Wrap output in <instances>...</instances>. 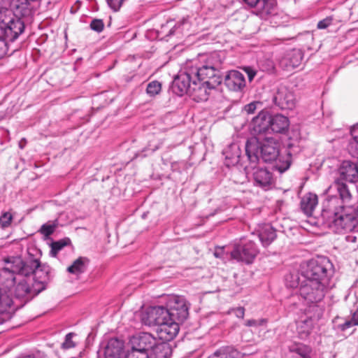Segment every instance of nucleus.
Here are the masks:
<instances>
[{
    "label": "nucleus",
    "instance_id": "b1692460",
    "mask_svg": "<svg viewBox=\"0 0 358 358\" xmlns=\"http://www.w3.org/2000/svg\"><path fill=\"white\" fill-rule=\"evenodd\" d=\"M216 87H211L210 85L200 81H196V85H193L192 94L193 99L196 101H205L208 99L210 92Z\"/></svg>",
    "mask_w": 358,
    "mask_h": 358
},
{
    "label": "nucleus",
    "instance_id": "aec40b11",
    "mask_svg": "<svg viewBox=\"0 0 358 358\" xmlns=\"http://www.w3.org/2000/svg\"><path fill=\"white\" fill-rule=\"evenodd\" d=\"M31 288L27 280L23 277L16 278L14 285L10 289H7L10 295H14L16 299L28 300V294Z\"/></svg>",
    "mask_w": 358,
    "mask_h": 358
},
{
    "label": "nucleus",
    "instance_id": "5fc2aeb1",
    "mask_svg": "<svg viewBox=\"0 0 358 358\" xmlns=\"http://www.w3.org/2000/svg\"><path fill=\"white\" fill-rule=\"evenodd\" d=\"M220 57V55H219L217 52H214V53H213V54L211 55V57H212L213 59L216 58V57Z\"/></svg>",
    "mask_w": 358,
    "mask_h": 358
},
{
    "label": "nucleus",
    "instance_id": "393cba45",
    "mask_svg": "<svg viewBox=\"0 0 358 358\" xmlns=\"http://www.w3.org/2000/svg\"><path fill=\"white\" fill-rule=\"evenodd\" d=\"M124 343L117 338H111L106 347L104 355L106 358H122Z\"/></svg>",
    "mask_w": 358,
    "mask_h": 358
},
{
    "label": "nucleus",
    "instance_id": "37998d69",
    "mask_svg": "<svg viewBox=\"0 0 358 358\" xmlns=\"http://www.w3.org/2000/svg\"><path fill=\"white\" fill-rule=\"evenodd\" d=\"M126 0H106L108 6L114 11L120 10Z\"/></svg>",
    "mask_w": 358,
    "mask_h": 358
},
{
    "label": "nucleus",
    "instance_id": "f8f14e48",
    "mask_svg": "<svg viewBox=\"0 0 358 358\" xmlns=\"http://www.w3.org/2000/svg\"><path fill=\"white\" fill-rule=\"evenodd\" d=\"M169 312L164 306L148 308L141 316L142 323L149 327H157L163 322L167 321Z\"/></svg>",
    "mask_w": 358,
    "mask_h": 358
},
{
    "label": "nucleus",
    "instance_id": "dca6fc26",
    "mask_svg": "<svg viewBox=\"0 0 358 358\" xmlns=\"http://www.w3.org/2000/svg\"><path fill=\"white\" fill-rule=\"evenodd\" d=\"M179 322L171 317H168L167 321L163 322L156 328L159 338L166 343L173 340L179 331Z\"/></svg>",
    "mask_w": 358,
    "mask_h": 358
},
{
    "label": "nucleus",
    "instance_id": "79ce46f5",
    "mask_svg": "<svg viewBox=\"0 0 358 358\" xmlns=\"http://www.w3.org/2000/svg\"><path fill=\"white\" fill-rule=\"evenodd\" d=\"M345 241L352 245V248H358V231L346 235Z\"/></svg>",
    "mask_w": 358,
    "mask_h": 358
},
{
    "label": "nucleus",
    "instance_id": "412c9836",
    "mask_svg": "<svg viewBox=\"0 0 358 358\" xmlns=\"http://www.w3.org/2000/svg\"><path fill=\"white\" fill-rule=\"evenodd\" d=\"M9 6L17 18L29 16L31 14L32 6L31 0H7Z\"/></svg>",
    "mask_w": 358,
    "mask_h": 358
},
{
    "label": "nucleus",
    "instance_id": "39448f33",
    "mask_svg": "<svg viewBox=\"0 0 358 358\" xmlns=\"http://www.w3.org/2000/svg\"><path fill=\"white\" fill-rule=\"evenodd\" d=\"M24 29V22L16 17L10 7H0V42L12 43Z\"/></svg>",
    "mask_w": 358,
    "mask_h": 358
},
{
    "label": "nucleus",
    "instance_id": "7c9ffc66",
    "mask_svg": "<svg viewBox=\"0 0 358 358\" xmlns=\"http://www.w3.org/2000/svg\"><path fill=\"white\" fill-rule=\"evenodd\" d=\"M88 264L89 259L87 257H80L66 268V271L69 273L79 275L85 272Z\"/></svg>",
    "mask_w": 358,
    "mask_h": 358
},
{
    "label": "nucleus",
    "instance_id": "f257e3e1",
    "mask_svg": "<svg viewBox=\"0 0 358 358\" xmlns=\"http://www.w3.org/2000/svg\"><path fill=\"white\" fill-rule=\"evenodd\" d=\"M334 266L329 258L317 257L301 265L300 273L287 276L286 285L297 288L308 303L321 301L330 287Z\"/></svg>",
    "mask_w": 358,
    "mask_h": 358
},
{
    "label": "nucleus",
    "instance_id": "49530a36",
    "mask_svg": "<svg viewBox=\"0 0 358 358\" xmlns=\"http://www.w3.org/2000/svg\"><path fill=\"white\" fill-rule=\"evenodd\" d=\"M267 320L266 319L249 320L246 322L245 325L248 327L262 326L265 324Z\"/></svg>",
    "mask_w": 358,
    "mask_h": 358
},
{
    "label": "nucleus",
    "instance_id": "a18cd8bd",
    "mask_svg": "<svg viewBox=\"0 0 358 358\" xmlns=\"http://www.w3.org/2000/svg\"><path fill=\"white\" fill-rule=\"evenodd\" d=\"M55 231V227L51 224H43L40 231L45 236H50Z\"/></svg>",
    "mask_w": 358,
    "mask_h": 358
},
{
    "label": "nucleus",
    "instance_id": "a19ab883",
    "mask_svg": "<svg viewBox=\"0 0 358 358\" xmlns=\"http://www.w3.org/2000/svg\"><path fill=\"white\" fill-rule=\"evenodd\" d=\"M13 215L10 212H4L0 217V225L3 228L8 227L12 222Z\"/></svg>",
    "mask_w": 358,
    "mask_h": 358
},
{
    "label": "nucleus",
    "instance_id": "de8ad7c7",
    "mask_svg": "<svg viewBox=\"0 0 358 358\" xmlns=\"http://www.w3.org/2000/svg\"><path fill=\"white\" fill-rule=\"evenodd\" d=\"M229 312L234 313L238 318H243L245 315V308L243 307L232 308Z\"/></svg>",
    "mask_w": 358,
    "mask_h": 358
},
{
    "label": "nucleus",
    "instance_id": "603ef678",
    "mask_svg": "<svg viewBox=\"0 0 358 358\" xmlns=\"http://www.w3.org/2000/svg\"><path fill=\"white\" fill-rule=\"evenodd\" d=\"M243 1L251 8H255L259 0H243Z\"/></svg>",
    "mask_w": 358,
    "mask_h": 358
},
{
    "label": "nucleus",
    "instance_id": "8fccbe9b",
    "mask_svg": "<svg viewBox=\"0 0 358 358\" xmlns=\"http://www.w3.org/2000/svg\"><path fill=\"white\" fill-rule=\"evenodd\" d=\"M187 22V20L183 18L181 21H180L178 24H176L170 31L169 35H173L175 32V29L180 27L181 25L184 24Z\"/></svg>",
    "mask_w": 358,
    "mask_h": 358
},
{
    "label": "nucleus",
    "instance_id": "4c0bfd02",
    "mask_svg": "<svg viewBox=\"0 0 358 358\" xmlns=\"http://www.w3.org/2000/svg\"><path fill=\"white\" fill-rule=\"evenodd\" d=\"M262 103L259 101L251 102L243 107L242 112L248 115L254 114L255 112L262 106Z\"/></svg>",
    "mask_w": 358,
    "mask_h": 358
},
{
    "label": "nucleus",
    "instance_id": "f3484780",
    "mask_svg": "<svg viewBox=\"0 0 358 358\" xmlns=\"http://www.w3.org/2000/svg\"><path fill=\"white\" fill-rule=\"evenodd\" d=\"M303 57V54L301 49L293 48L279 59V64L285 70L291 71L299 66Z\"/></svg>",
    "mask_w": 358,
    "mask_h": 358
},
{
    "label": "nucleus",
    "instance_id": "9d476101",
    "mask_svg": "<svg viewBox=\"0 0 358 358\" xmlns=\"http://www.w3.org/2000/svg\"><path fill=\"white\" fill-rule=\"evenodd\" d=\"M251 126L254 134L257 136L254 138L259 140L271 136V115L267 111L262 110L258 115L252 118Z\"/></svg>",
    "mask_w": 358,
    "mask_h": 358
},
{
    "label": "nucleus",
    "instance_id": "4468645a",
    "mask_svg": "<svg viewBox=\"0 0 358 358\" xmlns=\"http://www.w3.org/2000/svg\"><path fill=\"white\" fill-rule=\"evenodd\" d=\"M156 343V338L152 334L141 332L133 336L128 343V349L141 350L150 354V351Z\"/></svg>",
    "mask_w": 358,
    "mask_h": 358
},
{
    "label": "nucleus",
    "instance_id": "bb28decb",
    "mask_svg": "<svg viewBox=\"0 0 358 358\" xmlns=\"http://www.w3.org/2000/svg\"><path fill=\"white\" fill-rule=\"evenodd\" d=\"M315 324V321L311 317H307L299 320L296 324L298 337L301 340L308 338L312 332Z\"/></svg>",
    "mask_w": 358,
    "mask_h": 358
},
{
    "label": "nucleus",
    "instance_id": "5701e85b",
    "mask_svg": "<svg viewBox=\"0 0 358 358\" xmlns=\"http://www.w3.org/2000/svg\"><path fill=\"white\" fill-rule=\"evenodd\" d=\"M225 157V165L227 166H235L241 163V150L238 143H231L228 145L222 152Z\"/></svg>",
    "mask_w": 358,
    "mask_h": 358
},
{
    "label": "nucleus",
    "instance_id": "72a5a7b5",
    "mask_svg": "<svg viewBox=\"0 0 358 358\" xmlns=\"http://www.w3.org/2000/svg\"><path fill=\"white\" fill-rule=\"evenodd\" d=\"M350 316V320H346L343 323L338 324L337 329L345 331L354 326H358V308L355 311L351 310Z\"/></svg>",
    "mask_w": 358,
    "mask_h": 358
},
{
    "label": "nucleus",
    "instance_id": "a211bd4d",
    "mask_svg": "<svg viewBox=\"0 0 358 358\" xmlns=\"http://www.w3.org/2000/svg\"><path fill=\"white\" fill-rule=\"evenodd\" d=\"M224 84L230 90L235 92L241 91L245 86V76L238 71H229L225 76Z\"/></svg>",
    "mask_w": 358,
    "mask_h": 358
},
{
    "label": "nucleus",
    "instance_id": "c85d7f7f",
    "mask_svg": "<svg viewBox=\"0 0 358 358\" xmlns=\"http://www.w3.org/2000/svg\"><path fill=\"white\" fill-rule=\"evenodd\" d=\"M150 352L152 358H170L172 350L166 342H157L156 341Z\"/></svg>",
    "mask_w": 358,
    "mask_h": 358
},
{
    "label": "nucleus",
    "instance_id": "ddd939ff",
    "mask_svg": "<svg viewBox=\"0 0 358 358\" xmlns=\"http://www.w3.org/2000/svg\"><path fill=\"white\" fill-rule=\"evenodd\" d=\"M338 177L334 182L348 185L345 182L355 183L358 181V165L351 161H343L337 171Z\"/></svg>",
    "mask_w": 358,
    "mask_h": 358
},
{
    "label": "nucleus",
    "instance_id": "f704fd0d",
    "mask_svg": "<svg viewBox=\"0 0 358 358\" xmlns=\"http://www.w3.org/2000/svg\"><path fill=\"white\" fill-rule=\"evenodd\" d=\"M70 243L69 238L61 239L57 241H55L51 244L50 254L52 257H56L57 253L64 248L68 243Z\"/></svg>",
    "mask_w": 358,
    "mask_h": 358
},
{
    "label": "nucleus",
    "instance_id": "bf43d9fd",
    "mask_svg": "<svg viewBox=\"0 0 358 358\" xmlns=\"http://www.w3.org/2000/svg\"><path fill=\"white\" fill-rule=\"evenodd\" d=\"M357 216H358V214H357Z\"/></svg>",
    "mask_w": 358,
    "mask_h": 358
},
{
    "label": "nucleus",
    "instance_id": "09e8293b",
    "mask_svg": "<svg viewBox=\"0 0 358 358\" xmlns=\"http://www.w3.org/2000/svg\"><path fill=\"white\" fill-rule=\"evenodd\" d=\"M243 70L247 73L249 81H252L257 74V71L250 66H245Z\"/></svg>",
    "mask_w": 358,
    "mask_h": 358
},
{
    "label": "nucleus",
    "instance_id": "c03bdc74",
    "mask_svg": "<svg viewBox=\"0 0 358 358\" xmlns=\"http://www.w3.org/2000/svg\"><path fill=\"white\" fill-rule=\"evenodd\" d=\"M332 17H327L326 18L318 22L317 27L320 29H326L332 24Z\"/></svg>",
    "mask_w": 358,
    "mask_h": 358
},
{
    "label": "nucleus",
    "instance_id": "7ed1b4c3",
    "mask_svg": "<svg viewBox=\"0 0 358 358\" xmlns=\"http://www.w3.org/2000/svg\"><path fill=\"white\" fill-rule=\"evenodd\" d=\"M279 146L278 140L274 136H266L262 140L248 139L245 144V154L249 164L245 166L244 170L250 172L257 164L260 154L264 162L273 163V168L280 173L287 171L291 164L290 156L280 154Z\"/></svg>",
    "mask_w": 358,
    "mask_h": 358
},
{
    "label": "nucleus",
    "instance_id": "13d9d810",
    "mask_svg": "<svg viewBox=\"0 0 358 358\" xmlns=\"http://www.w3.org/2000/svg\"><path fill=\"white\" fill-rule=\"evenodd\" d=\"M10 288H1L0 287V291L2 290V289H10Z\"/></svg>",
    "mask_w": 358,
    "mask_h": 358
},
{
    "label": "nucleus",
    "instance_id": "3c124183",
    "mask_svg": "<svg viewBox=\"0 0 358 358\" xmlns=\"http://www.w3.org/2000/svg\"><path fill=\"white\" fill-rule=\"evenodd\" d=\"M225 354L220 350L215 352L212 355L209 356L208 358H224Z\"/></svg>",
    "mask_w": 358,
    "mask_h": 358
},
{
    "label": "nucleus",
    "instance_id": "c756f323",
    "mask_svg": "<svg viewBox=\"0 0 358 358\" xmlns=\"http://www.w3.org/2000/svg\"><path fill=\"white\" fill-rule=\"evenodd\" d=\"M11 295L7 289L0 291V314L10 313L15 310Z\"/></svg>",
    "mask_w": 358,
    "mask_h": 358
},
{
    "label": "nucleus",
    "instance_id": "6e6552de",
    "mask_svg": "<svg viewBox=\"0 0 358 358\" xmlns=\"http://www.w3.org/2000/svg\"><path fill=\"white\" fill-rule=\"evenodd\" d=\"M259 250L254 243V240L242 238L238 243L236 244L231 256L234 259L247 264L253 262Z\"/></svg>",
    "mask_w": 358,
    "mask_h": 358
},
{
    "label": "nucleus",
    "instance_id": "2eb2a0df",
    "mask_svg": "<svg viewBox=\"0 0 358 358\" xmlns=\"http://www.w3.org/2000/svg\"><path fill=\"white\" fill-rule=\"evenodd\" d=\"M246 175H252L254 179L255 185L262 189L267 190L271 188L273 185L274 179L273 173L267 169L259 168L255 165L251 169L250 172H247Z\"/></svg>",
    "mask_w": 358,
    "mask_h": 358
},
{
    "label": "nucleus",
    "instance_id": "e433bc0d",
    "mask_svg": "<svg viewBox=\"0 0 358 358\" xmlns=\"http://www.w3.org/2000/svg\"><path fill=\"white\" fill-rule=\"evenodd\" d=\"M124 358H152L150 354L143 352L142 351H136L131 349H127L124 355Z\"/></svg>",
    "mask_w": 358,
    "mask_h": 358
},
{
    "label": "nucleus",
    "instance_id": "423d86ee",
    "mask_svg": "<svg viewBox=\"0 0 358 358\" xmlns=\"http://www.w3.org/2000/svg\"><path fill=\"white\" fill-rule=\"evenodd\" d=\"M221 64V59H219L217 62L212 65L206 64L202 66H196L189 65L192 69L190 73L194 74L196 81H203L211 87H217L222 82V78L220 76V67Z\"/></svg>",
    "mask_w": 358,
    "mask_h": 358
},
{
    "label": "nucleus",
    "instance_id": "2f4dec72",
    "mask_svg": "<svg viewBox=\"0 0 358 358\" xmlns=\"http://www.w3.org/2000/svg\"><path fill=\"white\" fill-rule=\"evenodd\" d=\"M350 138L348 140L347 150L353 157L358 159V124L350 130Z\"/></svg>",
    "mask_w": 358,
    "mask_h": 358
},
{
    "label": "nucleus",
    "instance_id": "0eeeda50",
    "mask_svg": "<svg viewBox=\"0 0 358 358\" xmlns=\"http://www.w3.org/2000/svg\"><path fill=\"white\" fill-rule=\"evenodd\" d=\"M189 65H187L180 71L174 78L171 90L178 96H182L184 94H192L193 85H196V80Z\"/></svg>",
    "mask_w": 358,
    "mask_h": 358
},
{
    "label": "nucleus",
    "instance_id": "1a4fd4ad",
    "mask_svg": "<svg viewBox=\"0 0 358 358\" xmlns=\"http://www.w3.org/2000/svg\"><path fill=\"white\" fill-rule=\"evenodd\" d=\"M169 317L183 322L189 315V306L185 299L181 296H171L166 303Z\"/></svg>",
    "mask_w": 358,
    "mask_h": 358
},
{
    "label": "nucleus",
    "instance_id": "f03ea898",
    "mask_svg": "<svg viewBox=\"0 0 358 358\" xmlns=\"http://www.w3.org/2000/svg\"><path fill=\"white\" fill-rule=\"evenodd\" d=\"M325 194L327 197L322 203L321 214L325 224L336 233L350 229L352 216L343 212L345 204L352 199L348 186L334 182L325 190Z\"/></svg>",
    "mask_w": 358,
    "mask_h": 358
},
{
    "label": "nucleus",
    "instance_id": "864d4df0",
    "mask_svg": "<svg viewBox=\"0 0 358 358\" xmlns=\"http://www.w3.org/2000/svg\"><path fill=\"white\" fill-rule=\"evenodd\" d=\"M8 46H0V59L3 58L8 52Z\"/></svg>",
    "mask_w": 358,
    "mask_h": 358
},
{
    "label": "nucleus",
    "instance_id": "c9c22d12",
    "mask_svg": "<svg viewBox=\"0 0 358 358\" xmlns=\"http://www.w3.org/2000/svg\"><path fill=\"white\" fill-rule=\"evenodd\" d=\"M162 90V85L159 82L155 80L150 82L146 88L147 93L151 96H154L157 94H158Z\"/></svg>",
    "mask_w": 358,
    "mask_h": 358
},
{
    "label": "nucleus",
    "instance_id": "cd10ccee",
    "mask_svg": "<svg viewBox=\"0 0 358 358\" xmlns=\"http://www.w3.org/2000/svg\"><path fill=\"white\" fill-rule=\"evenodd\" d=\"M317 203V196L315 194L309 192L301 198L300 203L301 209L307 216H311Z\"/></svg>",
    "mask_w": 358,
    "mask_h": 358
},
{
    "label": "nucleus",
    "instance_id": "9b49d317",
    "mask_svg": "<svg viewBox=\"0 0 358 358\" xmlns=\"http://www.w3.org/2000/svg\"><path fill=\"white\" fill-rule=\"evenodd\" d=\"M274 104L282 110H292L296 104L294 93L285 85H280L273 95Z\"/></svg>",
    "mask_w": 358,
    "mask_h": 358
},
{
    "label": "nucleus",
    "instance_id": "4be33fe9",
    "mask_svg": "<svg viewBox=\"0 0 358 358\" xmlns=\"http://www.w3.org/2000/svg\"><path fill=\"white\" fill-rule=\"evenodd\" d=\"M289 127L287 117L281 114L271 115V136L275 134H285Z\"/></svg>",
    "mask_w": 358,
    "mask_h": 358
},
{
    "label": "nucleus",
    "instance_id": "ea45409f",
    "mask_svg": "<svg viewBox=\"0 0 358 358\" xmlns=\"http://www.w3.org/2000/svg\"><path fill=\"white\" fill-rule=\"evenodd\" d=\"M90 27L92 30L101 33L104 29L103 21L101 19H93L90 24Z\"/></svg>",
    "mask_w": 358,
    "mask_h": 358
},
{
    "label": "nucleus",
    "instance_id": "20e7f679",
    "mask_svg": "<svg viewBox=\"0 0 358 358\" xmlns=\"http://www.w3.org/2000/svg\"><path fill=\"white\" fill-rule=\"evenodd\" d=\"M41 271H44L48 275L49 267L45 265L42 266L36 259L24 262L20 257H10L5 259V266L2 268L0 276L1 278H6V282L11 287L16 280L15 274L24 278L31 274L37 275Z\"/></svg>",
    "mask_w": 358,
    "mask_h": 358
},
{
    "label": "nucleus",
    "instance_id": "4d7b16f0",
    "mask_svg": "<svg viewBox=\"0 0 358 358\" xmlns=\"http://www.w3.org/2000/svg\"><path fill=\"white\" fill-rule=\"evenodd\" d=\"M19 146H20V148L21 149H22V148H23V145H21V143H20Z\"/></svg>",
    "mask_w": 358,
    "mask_h": 358
},
{
    "label": "nucleus",
    "instance_id": "a878e982",
    "mask_svg": "<svg viewBox=\"0 0 358 358\" xmlns=\"http://www.w3.org/2000/svg\"><path fill=\"white\" fill-rule=\"evenodd\" d=\"M275 0H259L255 6V13L262 19H266L275 11Z\"/></svg>",
    "mask_w": 358,
    "mask_h": 358
},
{
    "label": "nucleus",
    "instance_id": "58836bf2",
    "mask_svg": "<svg viewBox=\"0 0 358 358\" xmlns=\"http://www.w3.org/2000/svg\"><path fill=\"white\" fill-rule=\"evenodd\" d=\"M74 333H69L65 336L64 341L62 344V348L63 350H69L76 347V343L73 341V337L75 336Z\"/></svg>",
    "mask_w": 358,
    "mask_h": 358
},
{
    "label": "nucleus",
    "instance_id": "473e14b6",
    "mask_svg": "<svg viewBox=\"0 0 358 358\" xmlns=\"http://www.w3.org/2000/svg\"><path fill=\"white\" fill-rule=\"evenodd\" d=\"M257 63L263 71L272 72L275 69V64L270 54L259 57Z\"/></svg>",
    "mask_w": 358,
    "mask_h": 358
},
{
    "label": "nucleus",
    "instance_id": "6e6d98bb",
    "mask_svg": "<svg viewBox=\"0 0 358 358\" xmlns=\"http://www.w3.org/2000/svg\"><path fill=\"white\" fill-rule=\"evenodd\" d=\"M215 257H219V255H218V252H215Z\"/></svg>",
    "mask_w": 358,
    "mask_h": 358
},
{
    "label": "nucleus",
    "instance_id": "6ab92c4d",
    "mask_svg": "<svg viewBox=\"0 0 358 358\" xmlns=\"http://www.w3.org/2000/svg\"><path fill=\"white\" fill-rule=\"evenodd\" d=\"M252 236H257L263 246L269 245L276 238L274 229L268 224L259 225L258 229L252 233Z\"/></svg>",
    "mask_w": 358,
    "mask_h": 358
}]
</instances>
